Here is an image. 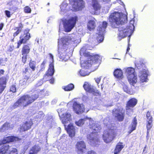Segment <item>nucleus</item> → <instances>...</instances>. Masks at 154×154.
<instances>
[{"instance_id": "obj_1", "label": "nucleus", "mask_w": 154, "mask_h": 154, "mask_svg": "<svg viewBox=\"0 0 154 154\" xmlns=\"http://www.w3.org/2000/svg\"><path fill=\"white\" fill-rule=\"evenodd\" d=\"M108 20L111 26L113 28H116L120 25H122L127 22V17L122 13L114 12L111 13Z\"/></svg>"}, {"instance_id": "obj_2", "label": "nucleus", "mask_w": 154, "mask_h": 154, "mask_svg": "<svg viewBox=\"0 0 154 154\" xmlns=\"http://www.w3.org/2000/svg\"><path fill=\"white\" fill-rule=\"evenodd\" d=\"M38 97V95L35 94L31 96L26 94L21 96L12 106V109L22 105L23 108L30 105Z\"/></svg>"}, {"instance_id": "obj_3", "label": "nucleus", "mask_w": 154, "mask_h": 154, "mask_svg": "<svg viewBox=\"0 0 154 154\" xmlns=\"http://www.w3.org/2000/svg\"><path fill=\"white\" fill-rule=\"evenodd\" d=\"M72 41V38L69 36L67 37H63L61 38L58 42V51L60 57L63 59L64 55H62L63 54H65L67 49V45Z\"/></svg>"}, {"instance_id": "obj_4", "label": "nucleus", "mask_w": 154, "mask_h": 154, "mask_svg": "<svg viewBox=\"0 0 154 154\" xmlns=\"http://www.w3.org/2000/svg\"><path fill=\"white\" fill-rule=\"evenodd\" d=\"M77 20L78 17L76 16L72 17L68 20L66 19H63L62 21L65 31L66 32L71 31L75 25Z\"/></svg>"}, {"instance_id": "obj_5", "label": "nucleus", "mask_w": 154, "mask_h": 154, "mask_svg": "<svg viewBox=\"0 0 154 154\" xmlns=\"http://www.w3.org/2000/svg\"><path fill=\"white\" fill-rule=\"evenodd\" d=\"M116 133L112 129H109L104 131L103 134V139L106 143L111 142L116 137Z\"/></svg>"}, {"instance_id": "obj_6", "label": "nucleus", "mask_w": 154, "mask_h": 154, "mask_svg": "<svg viewBox=\"0 0 154 154\" xmlns=\"http://www.w3.org/2000/svg\"><path fill=\"white\" fill-rule=\"evenodd\" d=\"M29 32V29H26L24 31L23 34L20 35V39L17 42V48H19L22 44H25L27 43L31 38Z\"/></svg>"}, {"instance_id": "obj_7", "label": "nucleus", "mask_w": 154, "mask_h": 154, "mask_svg": "<svg viewBox=\"0 0 154 154\" xmlns=\"http://www.w3.org/2000/svg\"><path fill=\"white\" fill-rule=\"evenodd\" d=\"M134 72V69L132 67L128 68L126 70L128 81L131 86H134V85L137 82V76L135 75Z\"/></svg>"}, {"instance_id": "obj_8", "label": "nucleus", "mask_w": 154, "mask_h": 154, "mask_svg": "<svg viewBox=\"0 0 154 154\" xmlns=\"http://www.w3.org/2000/svg\"><path fill=\"white\" fill-rule=\"evenodd\" d=\"M112 113L115 119L117 121L119 122L123 121L125 117V110L123 108L113 109Z\"/></svg>"}, {"instance_id": "obj_9", "label": "nucleus", "mask_w": 154, "mask_h": 154, "mask_svg": "<svg viewBox=\"0 0 154 154\" xmlns=\"http://www.w3.org/2000/svg\"><path fill=\"white\" fill-rule=\"evenodd\" d=\"M83 55L90 59L91 64H96L99 63L101 61L102 57L100 56L98 54L91 55L89 52H84Z\"/></svg>"}, {"instance_id": "obj_10", "label": "nucleus", "mask_w": 154, "mask_h": 154, "mask_svg": "<svg viewBox=\"0 0 154 154\" xmlns=\"http://www.w3.org/2000/svg\"><path fill=\"white\" fill-rule=\"evenodd\" d=\"M85 90L87 92L92 93L94 96L100 95V92L95 90L93 86L88 82H85L83 85Z\"/></svg>"}, {"instance_id": "obj_11", "label": "nucleus", "mask_w": 154, "mask_h": 154, "mask_svg": "<svg viewBox=\"0 0 154 154\" xmlns=\"http://www.w3.org/2000/svg\"><path fill=\"white\" fill-rule=\"evenodd\" d=\"M118 37L123 38L126 37L132 32L127 28L124 26H119L118 28Z\"/></svg>"}, {"instance_id": "obj_12", "label": "nucleus", "mask_w": 154, "mask_h": 154, "mask_svg": "<svg viewBox=\"0 0 154 154\" xmlns=\"http://www.w3.org/2000/svg\"><path fill=\"white\" fill-rule=\"evenodd\" d=\"M72 108L73 111L77 114H81L84 112L85 108L84 105H81L76 101H74L72 104Z\"/></svg>"}, {"instance_id": "obj_13", "label": "nucleus", "mask_w": 154, "mask_h": 154, "mask_svg": "<svg viewBox=\"0 0 154 154\" xmlns=\"http://www.w3.org/2000/svg\"><path fill=\"white\" fill-rule=\"evenodd\" d=\"M21 139L18 137L14 136H10L5 137L2 140H0V146L6 143L19 141Z\"/></svg>"}, {"instance_id": "obj_14", "label": "nucleus", "mask_w": 154, "mask_h": 154, "mask_svg": "<svg viewBox=\"0 0 154 154\" xmlns=\"http://www.w3.org/2000/svg\"><path fill=\"white\" fill-rule=\"evenodd\" d=\"M9 79V77L7 75L0 78V94L2 93L6 88Z\"/></svg>"}, {"instance_id": "obj_15", "label": "nucleus", "mask_w": 154, "mask_h": 154, "mask_svg": "<svg viewBox=\"0 0 154 154\" xmlns=\"http://www.w3.org/2000/svg\"><path fill=\"white\" fill-rule=\"evenodd\" d=\"M77 152L79 154L84 153L86 150V146L85 142L83 141L78 142L76 145Z\"/></svg>"}, {"instance_id": "obj_16", "label": "nucleus", "mask_w": 154, "mask_h": 154, "mask_svg": "<svg viewBox=\"0 0 154 154\" xmlns=\"http://www.w3.org/2000/svg\"><path fill=\"white\" fill-rule=\"evenodd\" d=\"M33 122L32 119L29 121H26L20 127V132H23L28 131L31 128Z\"/></svg>"}, {"instance_id": "obj_17", "label": "nucleus", "mask_w": 154, "mask_h": 154, "mask_svg": "<svg viewBox=\"0 0 154 154\" xmlns=\"http://www.w3.org/2000/svg\"><path fill=\"white\" fill-rule=\"evenodd\" d=\"M23 27V24L21 22H20L18 24V26L15 27L14 28V30L16 31L13 33V38L11 40V42H14L15 38L21 32Z\"/></svg>"}, {"instance_id": "obj_18", "label": "nucleus", "mask_w": 154, "mask_h": 154, "mask_svg": "<svg viewBox=\"0 0 154 154\" xmlns=\"http://www.w3.org/2000/svg\"><path fill=\"white\" fill-rule=\"evenodd\" d=\"M137 103V100L134 98H133L129 99L127 102L125 109L128 110L133 108L136 105Z\"/></svg>"}, {"instance_id": "obj_19", "label": "nucleus", "mask_w": 154, "mask_h": 154, "mask_svg": "<svg viewBox=\"0 0 154 154\" xmlns=\"http://www.w3.org/2000/svg\"><path fill=\"white\" fill-rule=\"evenodd\" d=\"M66 130L70 137H72L75 136V129L72 124L70 123L69 124Z\"/></svg>"}, {"instance_id": "obj_20", "label": "nucleus", "mask_w": 154, "mask_h": 154, "mask_svg": "<svg viewBox=\"0 0 154 154\" xmlns=\"http://www.w3.org/2000/svg\"><path fill=\"white\" fill-rule=\"evenodd\" d=\"M14 126L12 125H10V123L7 122H5L0 128V132H3L6 130L9 129H12L13 128Z\"/></svg>"}, {"instance_id": "obj_21", "label": "nucleus", "mask_w": 154, "mask_h": 154, "mask_svg": "<svg viewBox=\"0 0 154 154\" xmlns=\"http://www.w3.org/2000/svg\"><path fill=\"white\" fill-rule=\"evenodd\" d=\"M140 82H146L148 76L147 70L145 69H143L140 71Z\"/></svg>"}, {"instance_id": "obj_22", "label": "nucleus", "mask_w": 154, "mask_h": 154, "mask_svg": "<svg viewBox=\"0 0 154 154\" xmlns=\"http://www.w3.org/2000/svg\"><path fill=\"white\" fill-rule=\"evenodd\" d=\"M71 115L70 113H63L61 115L60 118L63 124H66L68 123L71 119Z\"/></svg>"}, {"instance_id": "obj_23", "label": "nucleus", "mask_w": 154, "mask_h": 154, "mask_svg": "<svg viewBox=\"0 0 154 154\" xmlns=\"http://www.w3.org/2000/svg\"><path fill=\"white\" fill-rule=\"evenodd\" d=\"M54 66L53 63H51L49 65V67L47 71L44 78H46L47 76H52L54 73Z\"/></svg>"}, {"instance_id": "obj_24", "label": "nucleus", "mask_w": 154, "mask_h": 154, "mask_svg": "<svg viewBox=\"0 0 154 154\" xmlns=\"http://www.w3.org/2000/svg\"><path fill=\"white\" fill-rule=\"evenodd\" d=\"M115 77L117 79H121L123 78V73L122 70L120 69L117 68L115 69L113 73Z\"/></svg>"}, {"instance_id": "obj_25", "label": "nucleus", "mask_w": 154, "mask_h": 154, "mask_svg": "<svg viewBox=\"0 0 154 154\" xmlns=\"http://www.w3.org/2000/svg\"><path fill=\"white\" fill-rule=\"evenodd\" d=\"M41 150V147L38 145H35L29 150L28 154H37Z\"/></svg>"}, {"instance_id": "obj_26", "label": "nucleus", "mask_w": 154, "mask_h": 154, "mask_svg": "<svg viewBox=\"0 0 154 154\" xmlns=\"http://www.w3.org/2000/svg\"><path fill=\"white\" fill-rule=\"evenodd\" d=\"M29 44H25L23 45L21 48V54L28 55L30 53L31 48Z\"/></svg>"}, {"instance_id": "obj_27", "label": "nucleus", "mask_w": 154, "mask_h": 154, "mask_svg": "<svg viewBox=\"0 0 154 154\" xmlns=\"http://www.w3.org/2000/svg\"><path fill=\"white\" fill-rule=\"evenodd\" d=\"M123 143L121 142L118 143L116 146L114 150V154H119L123 148L124 147V146L122 144Z\"/></svg>"}, {"instance_id": "obj_28", "label": "nucleus", "mask_w": 154, "mask_h": 154, "mask_svg": "<svg viewBox=\"0 0 154 154\" xmlns=\"http://www.w3.org/2000/svg\"><path fill=\"white\" fill-rule=\"evenodd\" d=\"M95 27V22L94 20H90L88 21L87 24V28L89 30H94Z\"/></svg>"}, {"instance_id": "obj_29", "label": "nucleus", "mask_w": 154, "mask_h": 154, "mask_svg": "<svg viewBox=\"0 0 154 154\" xmlns=\"http://www.w3.org/2000/svg\"><path fill=\"white\" fill-rule=\"evenodd\" d=\"M137 124V120L136 117H135L133 119L131 125V129L128 131V133L129 134L131 133L133 131L135 130Z\"/></svg>"}, {"instance_id": "obj_30", "label": "nucleus", "mask_w": 154, "mask_h": 154, "mask_svg": "<svg viewBox=\"0 0 154 154\" xmlns=\"http://www.w3.org/2000/svg\"><path fill=\"white\" fill-rule=\"evenodd\" d=\"M108 23L105 21L102 22V25L99 26L98 27V30L99 31V32H103L105 31L106 29Z\"/></svg>"}, {"instance_id": "obj_31", "label": "nucleus", "mask_w": 154, "mask_h": 154, "mask_svg": "<svg viewBox=\"0 0 154 154\" xmlns=\"http://www.w3.org/2000/svg\"><path fill=\"white\" fill-rule=\"evenodd\" d=\"M9 145H3L0 148V154H5L10 149Z\"/></svg>"}, {"instance_id": "obj_32", "label": "nucleus", "mask_w": 154, "mask_h": 154, "mask_svg": "<svg viewBox=\"0 0 154 154\" xmlns=\"http://www.w3.org/2000/svg\"><path fill=\"white\" fill-rule=\"evenodd\" d=\"M146 128L147 129V133L149 134V131L152 128L153 126V120H146Z\"/></svg>"}, {"instance_id": "obj_33", "label": "nucleus", "mask_w": 154, "mask_h": 154, "mask_svg": "<svg viewBox=\"0 0 154 154\" xmlns=\"http://www.w3.org/2000/svg\"><path fill=\"white\" fill-rule=\"evenodd\" d=\"M93 2L92 6L95 11H97L100 10L101 8V6L97 0H92Z\"/></svg>"}, {"instance_id": "obj_34", "label": "nucleus", "mask_w": 154, "mask_h": 154, "mask_svg": "<svg viewBox=\"0 0 154 154\" xmlns=\"http://www.w3.org/2000/svg\"><path fill=\"white\" fill-rule=\"evenodd\" d=\"M96 128H93L94 131H93V132L91 133L90 134H88L87 135V138L90 140V141L94 140V138L93 137L91 136H92L94 133H97L98 132V128L96 127Z\"/></svg>"}, {"instance_id": "obj_35", "label": "nucleus", "mask_w": 154, "mask_h": 154, "mask_svg": "<svg viewBox=\"0 0 154 154\" xmlns=\"http://www.w3.org/2000/svg\"><path fill=\"white\" fill-rule=\"evenodd\" d=\"M134 21L133 19L131 20L129 22V26H127V28L132 32L134 29Z\"/></svg>"}, {"instance_id": "obj_36", "label": "nucleus", "mask_w": 154, "mask_h": 154, "mask_svg": "<svg viewBox=\"0 0 154 154\" xmlns=\"http://www.w3.org/2000/svg\"><path fill=\"white\" fill-rule=\"evenodd\" d=\"M29 65L32 71H34L36 69V62L35 61L30 60L29 63Z\"/></svg>"}, {"instance_id": "obj_37", "label": "nucleus", "mask_w": 154, "mask_h": 154, "mask_svg": "<svg viewBox=\"0 0 154 154\" xmlns=\"http://www.w3.org/2000/svg\"><path fill=\"white\" fill-rule=\"evenodd\" d=\"M74 88V85L72 84H70L67 86L64 87L63 89L66 91H69L72 90Z\"/></svg>"}, {"instance_id": "obj_38", "label": "nucleus", "mask_w": 154, "mask_h": 154, "mask_svg": "<svg viewBox=\"0 0 154 154\" xmlns=\"http://www.w3.org/2000/svg\"><path fill=\"white\" fill-rule=\"evenodd\" d=\"M88 118L87 117L84 119H81L79 120L78 121L75 122L76 124L78 126H81L84 123L85 121V119H88Z\"/></svg>"}, {"instance_id": "obj_39", "label": "nucleus", "mask_w": 154, "mask_h": 154, "mask_svg": "<svg viewBox=\"0 0 154 154\" xmlns=\"http://www.w3.org/2000/svg\"><path fill=\"white\" fill-rule=\"evenodd\" d=\"M8 59L7 58H0V65L1 66H5L6 64Z\"/></svg>"}, {"instance_id": "obj_40", "label": "nucleus", "mask_w": 154, "mask_h": 154, "mask_svg": "<svg viewBox=\"0 0 154 154\" xmlns=\"http://www.w3.org/2000/svg\"><path fill=\"white\" fill-rule=\"evenodd\" d=\"M22 55L21 57V61L23 64H25L27 61L28 55L21 54Z\"/></svg>"}, {"instance_id": "obj_41", "label": "nucleus", "mask_w": 154, "mask_h": 154, "mask_svg": "<svg viewBox=\"0 0 154 154\" xmlns=\"http://www.w3.org/2000/svg\"><path fill=\"white\" fill-rule=\"evenodd\" d=\"M24 11L25 13H30L31 12V9L29 6H26L24 8Z\"/></svg>"}, {"instance_id": "obj_42", "label": "nucleus", "mask_w": 154, "mask_h": 154, "mask_svg": "<svg viewBox=\"0 0 154 154\" xmlns=\"http://www.w3.org/2000/svg\"><path fill=\"white\" fill-rule=\"evenodd\" d=\"M73 4L72 5V7L74 9H76L78 8L79 7L78 1L77 0H75L72 1Z\"/></svg>"}, {"instance_id": "obj_43", "label": "nucleus", "mask_w": 154, "mask_h": 154, "mask_svg": "<svg viewBox=\"0 0 154 154\" xmlns=\"http://www.w3.org/2000/svg\"><path fill=\"white\" fill-rule=\"evenodd\" d=\"M146 120H153V118L151 115L150 112L148 111L146 114Z\"/></svg>"}, {"instance_id": "obj_44", "label": "nucleus", "mask_w": 154, "mask_h": 154, "mask_svg": "<svg viewBox=\"0 0 154 154\" xmlns=\"http://www.w3.org/2000/svg\"><path fill=\"white\" fill-rule=\"evenodd\" d=\"M10 91L13 93H15L16 92V88L15 85H13L10 86Z\"/></svg>"}, {"instance_id": "obj_45", "label": "nucleus", "mask_w": 154, "mask_h": 154, "mask_svg": "<svg viewBox=\"0 0 154 154\" xmlns=\"http://www.w3.org/2000/svg\"><path fill=\"white\" fill-rule=\"evenodd\" d=\"M8 154H18V150L15 148H12V150L10 151Z\"/></svg>"}, {"instance_id": "obj_46", "label": "nucleus", "mask_w": 154, "mask_h": 154, "mask_svg": "<svg viewBox=\"0 0 154 154\" xmlns=\"http://www.w3.org/2000/svg\"><path fill=\"white\" fill-rule=\"evenodd\" d=\"M68 4L66 3H63L60 6L61 10L62 11H64L66 9V7Z\"/></svg>"}, {"instance_id": "obj_47", "label": "nucleus", "mask_w": 154, "mask_h": 154, "mask_svg": "<svg viewBox=\"0 0 154 154\" xmlns=\"http://www.w3.org/2000/svg\"><path fill=\"white\" fill-rule=\"evenodd\" d=\"M46 63V60H43L41 64V69L40 71H42L44 70L45 69V64Z\"/></svg>"}, {"instance_id": "obj_48", "label": "nucleus", "mask_w": 154, "mask_h": 154, "mask_svg": "<svg viewBox=\"0 0 154 154\" xmlns=\"http://www.w3.org/2000/svg\"><path fill=\"white\" fill-rule=\"evenodd\" d=\"M104 39L103 36L101 35H99L97 37V40L100 43L103 41Z\"/></svg>"}, {"instance_id": "obj_49", "label": "nucleus", "mask_w": 154, "mask_h": 154, "mask_svg": "<svg viewBox=\"0 0 154 154\" xmlns=\"http://www.w3.org/2000/svg\"><path fill=\"white\" fill-rule=\"evenodd\" d=\"M123 89L124 91L125 92L127 93L130 94L131 92V91L128 88V87L126 85H124L123 86Z\"/></svg>"}, {"instance_id": "obj_50", "label": "nucleus", "mask_w": 154, "mask_h": 154, "mask_svg": "<svg viewBox=\"0 0 154 154\" xmlns=\"http://www.w3.org/2000/svg\"><path fill=\"white\" fill-rule=\"evenodd\" d=\"M14 48V45H10L8 49V51L9 52H12L13 51Z\"/></svg>"}, {"instance_id": "obj_51", "label": "nucleus", "mask_w": 154, "mask_h": 154, "mask_svg": "<svg viewBox=\"0 0 154 154\" xmlns=\"http://www.w3.org/2000/svg\"><path fill=\"white\" fill-rule=\"evenodd\" d=\"M5 14L8 18H10L11 17L10 12L8 10H5Z\"/></svg>"}, {"instance_id": "obj_52", "label": "nucleus", "mask_w": 154, "mask_h": 154, "mask_svg": "<svg viewBox=\"0 0 154 154\" xmlns=\"http://www.w3.org/2000/svg\"><path fill=\"white\" fill-rule=\"evenodd\" d=\"M30 70V69L28 67H27L25 68V70L23 71V73L24 74H26L27 73H29Z\"/></svg>"}, {"instance_id": "obj_53", "label": "nucleus", "mask_w": 154, "mask_h": 154, "mask_svg": "<svg viewBox=\"0 0 154 154\" xmlns=\"http://www.w3.org/2000/svg\"><path fill=\"white\" fill-rule=\"evenodd\" d=\"M86 154H97L96 152L94 150H91L88 151Z\"/></svg>"}, {"instance_id": "obj_54", "label": "nucleus", "mask_w": 154, "mask_h": 154, "mask_svg": "<svg viewBox=\"0 0 154 154\" xmlns=\"http://www.w3.org/2000/svg\"><path fill=\"white\" fill-rule=\"evenodd\" d=\"M101 78L100 77L99 78H95L94 79L96 82L98 84L100 82L101 80Z\"/></svg>"}, {"instance_id": "obj_55", "label": "nucleus", "mask_w": 154, "mask_h": 154, "mask_svg": "<svg viewBox=\"0 0 154 154\" xmlns=\"http://www.w3.org/2000/svg\"><path fill=\"white\" fill-rule=\"evenodd\" d=\"M5 71L3 69H0V77L4 75L5 73Z\"/></svg>"}, {"instance_id": "obj_56", "label": "nucleus", "mask_w": 154, "mask_h": 154, "mask_svg": "<svg viewBox=\"0 0 154 154\" xmlns=\"http://www.w3.org/2000/svg\"><path fill=\"white\" fill-rule=\"evenodd\" d=\"M49 54L51 60V63H53L54 57L53 55L51 53Z\"/></svg>"}, {"instance_id": "obj_57", "label": "nucleus", "mask_w": 154, "mask_h": 154, "mask_svg": "<svg viewBox=\"0 0 154 154\" xmlns=\"http://www.w3.org/2000/svg\"><path fill=\"white\" fill-rule=\"evenodd\" d=\"M51 84H53L54 82V79L53 77H52L49 80Z\"/></svg>"}, {"instance_id": "obj_58", "label": "nucleus", "mask_w": 154, "mask_h": 154, "mask_svg": "<svg viewBox=\"0 0 154 154\" xmlns=\"http://www.w3.org/2000/svg\"><path fill=\"white\" fill-rule=\"evenodd\" d=\"M4 26V24L3 23H0V30L1 31Z\"/></svg>"}, {"instance_id": "obj_59", "label": "nucleus", "mask_w": 154, "mask_h": 154, "mask_svg": "<svg viewBox=\"0 0 154 154\" xmlns=\"http://www.w3.org/2000/svg\"><path fill=\"white\" fill-rule=\"evenodd\" d=\"M12 8L13 9V11H15L17 10L18 9V8L16 7L13 6L12 7Z\"/></svg>"}, {"instance_id": "obj_60", "label": "nucleus", "mask_w": 154, "mask_h": 154, "mask_svg": "<svg viewBox=\"0 0 154 154\" xmlns=\"http://www.w3.org/2000/svg\"><path fill=\"white\" fill-rule=\"evenodd\" d=\"M147 148V145H145L144 147L143 152H145L146 151V149Z\"/></svg>"}, {"instance_id": "obj_61", "label": "nucleus", "mask_w": 154, "mask_h": 154, "mask_svg": "<svg viewBox=\"0 0 154 154\" xmlns=\"http://www.w3.org/2000/svg\"><path fill=\"white\" fill-rule=\"evenodd\" d=\"M42 84H40V85H38V84H36V85H37V86H39V85H42Z\"/></svg>"}, {"instance_id": "obj_62", "label": "nucleus", "mask_w": 154, "mask_h": 154, "mask_svg": "<svg viewBox=\"0 0 154 154\" xmlns=\"http://www.w3.org/2000/svg\"><path fill=\"white\" fill-rule=\"evenodd\" d=\"M85 75H82L83 76H85Z\"/></svg>"}, {"instance_id": "obj_63", "label": "nucleus", "mask_w": 154, "mask_h": 154, "mask_svg": "<svg viewBox=\"0 0 154 154\" xmlns=\"http://www.w3.org/2000/svg\"><path fill=\"white\" fill-rule=\"evenodd\" d=\"M9 10H11V8H9Z\"/></svg>"}]
</instances>
